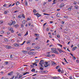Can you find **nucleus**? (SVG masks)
Wrapping results in <instances>:
<instances>
[{"label":"nucleus","instance_id":"nucleus-1","mask_svg":"<svg viewBox=\"0 0 79 79\" xmlns=\"http://www.w3.org/2000/svg\"><path fill=\"white\" fill-rule=\"evenodd\" d=\"M56 48H51V50L52 53H55V54H58V53H59L58 52L56 51Z\"/></svg>","mask_w":79,"mask_h":79},{"label":"nucleus","instance_id":"nucleus-2","mask_svg":"<svg viewBox=\"0 0 79 79\" xmlns=\"http://www.w3.org/2000/svg\"><path fill=\"white\" fill-rule=\"evenodd\" d=\"M44 60H41L40 61L39 64H40V67H43L44 68V66L42 65V64H44Z\"/></svg>","mask_w":79,"mask_h":79},{"label":"nucleus","instance_id":"nucleus-3","mask_svg":"<svg viewBox=\"0 0 79 79\" xmlns=\"http://www.w3.org/2000/svg\"><path fill=\"white\" fill-rule=\"evenodd\" d=\"M16 24V22L15 21H13L12 20L11 21V23H9L8 25L10 26L11 25H15Z\"/></svg>","mask_w":79,"mask_h":79},{"label":"nucleus","instance_id":"nucleus-4","mask_svg":"<svg viewBox=\"0 0 79 79\" xmlns=\"http://www.w3.org/2000/svg\"><path fill=\"white\" fill-rule=\"evenodd\" d=\"M22 52H23V53H25V54H27V53H28V52L25 50L22 51Z\"/></svg>","mask_w":79,"mask_h":79},{"label":"nucleus","instance_id":"nucleus-5","mask_svg":"<svg viewBox=\"0 0 79 79\" xmlns=\"http://www.w3.org/2000/svg\"><path fill=\"white\" fill-rule=\"evenodd\" d=\"M14 46H15V47H19V44H17V43H15L14 44Z\"/></svg>","mask_w":79,"mask_h":79},{"label":"nucleus","instance_id":"nucleus-6","mask_svg":"<svg viewBox=\"0 0 79 79\" xmlns=\"http://www.w3.org/2000/svg\"><path fill=\"white\" fill-rule=\"evenodd\" d=\"M57 50L60 53H62V52H63V51L62 50L60 49L59 48H57Z\"/></svg>","mask_w":79,"mask_h":79},{"label":"nucleus","instance_id":"nucleus-7","mask_svg":"<svg viewBox=\"0 0 79 79\" xmlns=\"http://www.w3.org/2000/svg\"><path fill=\"white\" fill-rule=\"evenodd\" d=\"M34 15H36L37 16L38 18H39V17H40L41 16L40 15V14H39V13H37V14H34Z\"/></svg>","mask_w":79,"mask_h":79},{"label":"nucleus","instance_id":"nucleus-8","mask_svg":"<svg viewBox=\"0 0 79 79\" xmlns=\"http://www.w3.org/2000/svg\"><path fill=\"white\" fill-rule=\"evenodd\" d=\"M34 53L33 52H28V54L30 55H33Z\"/></svg>","mask_w":79,"mask_h":79},{"label":"nucleus","instance_id":"nucleus-9","mask_svg":"<svg viewBox=\"0 0 79 79\" xmlns=\"http://www.w3.org/2000/svg\"><path fill=\"white\" fill-rule=\"evenodd\" d=\"M44 66L45 68H47L48 66H50V64H44Z\"/></svg>","mask_w":79,"mask_h":79},{"label":"nucleus","instance_id":"nucleus-10","mask_svg":"<svg viewBox=\"0 0 79 79\" xmlns=\"http://www.w3.org/2000/svg\"><path fill=\"white\" fill-rule=\"evenodd\" d=\"M10 31H11V32L12 33H13L14 32V31H13V28L11 27L10 28Z\"/></svg>","mask_w":79,"mask_h":79},{"label":"nucleus","instance_id":"nucleus-11","mask_svg":"<svg viewBox=\"0 0 79 79\" xmlns=\"http://www.w3.org/2000/svg\"><path fill=\"white\" fill-rule=\"evenodd\" d=\"M14 27L16 28H18V27H19V25L18 24H15L14 25Z\"/></svg>","mask_w":79,"mask_h":79},{"label":"nucleus","instance_id":"nucleus-12","mask_svg":"<svg viewBox=\"0 0 79 79\" xmlns=\"http://www.w3.org/2000/svg\"><path fill=\"white\" fill-rule=\"evenodd\" d=\"M13 71H11L10 73L8 74V76H11L12 75V74H13Z\"/></svg>","mask_w":79,"mask_h":79},{"label":"nucleus","instance_id":"nucleus-13","mask_svg":"<svg viewBox=\"0 0 79 79\" xmlns=\"http://www.w3.org/2000/svg\"><path fill=\"white\" fill-rule=\"evenodd\" d=\"M64 6V4L62 3L61 4V6H60V8H62Z\"/></svg>","mask_w":79,"mask_h":79},{"label":"nucleus","instance_id":"nucleus-14","mask_svg":"<svg viewBox=\"0 0 79 79\" xmlns=\"http://www.w3.org/2000/svg\"><path fill=\"white\" fill-rule=\"evenodd\" d=\"M33 66H34V65H35L36 66H37V64H36V63H35V62L34 63H33Z\"/></svg>","mask_w":79,"mask_h":79},{"label":"nucleus","instance_id":"nucleus-15","mask_svg":"<svg viewBox=\"0 0 79 79\" xmlns=\"http://www.w3.org/2000/svg\"><path fill=\"white\" fill-rule=\"evenodd\" d=\"M16 5L17 6H18V5H19V2H16Z\"/></svg>","mask_w":79,"mask_h":79},{"label":"nucleus","instance_id":"nucleus-16","mask_svg":"<svg viewBox=\"0 0 79 79\" xmlns=\"http://www.w3.org/2000/svg\"><path fill=\"white\" fill-rule=\"evenodd\" d=\"M60 66L59 65H57L56 66V69H58V68H60Z\"/></svg>","mask_w":79,"mask_h":79},{"label":"nucleus","instance_id":"nucleus-17","mask_svg":"<svg viewBox=\"0 0 79 79\" xmlns=\"http://www.w3.org/2000/svg\"><path fill=\"white\" fill-rule=\"evenodd\" d=\"M25 5L27 6V2L26 1H25Z\"/></svg>","mask_w":79,"mask_h":79},{"label":"nucleus","instance_id":"nucleus-18","mask_svg":"<svg viewBox=\"0 0 79 79\" xmlns=\"http://www.w3.org/2000/svg\"><path fill=\"white\" fill-rule=\"evenodd\" d=\"M52 65H55V64H56V63H55L54 62L52 61Z\"/></svg>","mask_w":79,"mask_h":79},{"label":"nucleus","instance_id":"nucleus-19","mask_svg":"<svg viewBox=\"0 0 79 79\" xmlns=\"http://www.w3.org/2000/svg\"><path fill=\"white\" fill-rule=\"evenodd\" d=\"M21 77H22V75L20 74L19 75L18 79H21Z\"/></svg>","mask_w":79,"mask_h":79},{"label":"nucleus","instance_id":"nucleus-20","mask_svg":"<svg viewBox=\"0 0 79 79\" xmlns=\"http://www.w3.org/2000/svg\"><path fill=\"white\" fill-rule=\"evenodd\" d=\"M56 0H54L53 1V3H52V5H53L54 4H56V2H55L56 1Z\"/></svg>","mask_w":79,"mask_h":79},{"label":"nucleus","instance_id":"nucleus-21","mask_svg":"<svg viewBox=\"0 0 79 79\" xmlns=\"http://www.w3.org/2000/svg\"><path fill=\"white\" fill-rule=\"evenodd\" d=\"M4 32H5V31H2L0 32V34H3Z\"/></svg>","mask_w":79,"mask_h":79},{"label":"nucleus","instance_id":"nucleus-22","mask_svg":"<svg viewBox=\"0 0 79 79\" xmlns=\"http://www.w3.org/2000/svg\"><path fill=\"white\" fill-rule=\"evenodd\" d=\"M6 48H8V49H10L11 48V47L10 46H7L6 47Z\"/></svg>","mask_w":79,"mask_h":79},{"label":"nucleus","instance_id":"nucleus-23","mask_svg":"<svg viewBox=\"0 0 79 79\" xmlns=\"http://www.w3.org/2000/svg\"><path fill=\"white\" fill-rule=\"evenodd\" d=\"M35 48L36 50H38V49H39L40 48V47H37Z\"/></svg>","mask_w":79,"mask_h":79},{"label":"nucleus","instance_id":"nucleus-24","mask_svg":"<svg viewBox=\"0 0 79 79\" xmlns=\"http://www.w3.org/2000/svg\"><path fill=\"white\" fill-rule=\"evenodd\" d=\"M28 34V31H27L26 34H25L24 36H26V35H27Z\"/></svg>","mask_w":79,"mask_h":79},{"label":"nucleus","instance_id":"nucleus-25","mask_svg":"<svg viewBox=\"0 0 79 79\" xmlns=\"http://www.w3.org/2000/svg\"><path fill=\"white\" fill-rule=\"evenodd\" d=\"M23 24H25V23H26V21L25 20H24L23 21Z\"/></svg>","mask_w":79,"mask_h":79},{"label":"nucleus","instance_id":"nucleus-26","mask_svg":"<svg viewBox=\"0 0 79 79\" xmlns=\"http://www.w3.org/2000/svg\"><path fill=\"white\" fill-rule=\"evenodd\" d=\"M76 48H77V47H75V48H73L72 49V50L74 51V50H76Z\"/></svg>","mask_w":79,"mask_h":79},{"label":"nucleus","instance_id":"nucleus-27","mask_svg":"<svg viewBox=\"0 0 79 79\" xmlns=\"http://www.w3.org/2000/svg\"><path fill=\"white\" fill-rule=\"evenodd\" d=\"M64 60H65V62H66V63H68V61H67L66 60V59H65V58H64Z\"/></svg>","mask_w":79,"mask_h":79},{"label":"nucleus","instance_id":"nucleus-28","mask_svg":"<svg viewBox=\"0 0 79 79\" xmlns=\"http://www.w3.org/2000/svg\"><path fill=\"white\" fill-rule=\"evenodd\" d=\"M31 71H32V72H34V71H35V69H33L31 70Z\"/></svg>","mask_w":79,"mask_h":79},{"label":"nucleus","instance_id":"nucleus-29","mask_svg":"<svg viewBox=\"0 0 79 79\" xmlns=\"http://www.w3.org/2000/svg\"><path fill=\"white\" fill-rule=\"evenodd\" d=\"M30 43H31V42H30V41H28L27 42V44H30Z\"/></svg>","mask_w":79,"mask_h":79},{"label":"nucleus","instance_id":"nucleus-30","mask_svg":"<svg viewBox=\"0 0 79 79\" xmlns=\"http://www.w3.org/2000/svg\"><path fill=\"white\" fill-rule=\"evenodd\" d=\"M25 42H26V41H24L23 43L22 44H20L21 45H23V44H24V43H25Z\"/></svg>","mask_w":79,"mask_h":79},{"label":"nucleus","instance_id":"nucleus-31","mask_svg":"<svg viewBox=\"0 0 79 79\" xmlns=\"http://www.w3.org/2000/svg\"><path fill=\"white\" fill-rule=\"evenodd\" d=\"M33 11L34 13H36V10H33Z\"/></svg>","mask_w":79,"mask_h":79},{"label":"nucleus","instance_id":"nucleus-32","mask_svg":"<svg viewBox=\"0 0 79 79\" xmlns=\"http://www.w3.org/2000/svg\"><path fill=\"white\" fill-rule=\"evenodd\" d=\"M68 10L69 11H71V7H69L68 8Z\"/></svg>","mask_w":79,"mask_h":79},{"label":"nucleus","instance_id":"nucleus-33","mask_svg":"<svg viewBox=\"0 0 79 79\" xmlns=\"http://www.w3.org/2000/svg\"><path fill=\"white\" fill-rule=\"evenodd\" d=\"M43 14L44 15H50V14H47L45 13H44Z\"/></svg>","mask_w":79,"mask_h":79},{"label":"nucleus","instance_id":"nucleus-34","mask_svg":"<svg viewBox=\"0 0 79 79\" xmlns=\"http://www.w3.org/2000/svg\"><path fill=\"white\" fill-rule=\"evenodd\" d=\"M58 71L60 73V72H61V69H59L58 70Z\"/></svg>","mask_w":79,"mask_h":79},{"label":"nucleus","instance_id":"nucleus-35","mask_svg":"<svg viewBox=\"0 0 79 79\" xmlns=\"http://www.w3.org/2000/svg\"><path fill=\"white\" fill-rule=\"evenodd\" d=\"M48 57H50L51 56V55L50 54H48V55H47Z\"/></svg>","mask_w":79,"mask_h":79},{"label":"nucleus","instance_id":"nucleus-36","mask_svg":"<svg viewBox=\"0 0 79 79\" xmlns=\"http://www.w3.org/2000/svg\"><path fill=\"white\" fill-rule=\"evenodd\" d=\"M27 50H31V48L30 47H27Z\"/></svg>","mask_w":79,"mask_h":79},{"label":"nucleus","instance_id":"nucleus-37","mask_svg":"<svg viewBox=\"0 0 79 79\" xmlns=\"http://www.w3.org/2000/svg\"><path fill=\"white\" fill-rule=\"evenodd\" d=\"M19 18H21V17H22V15H20L19 16H18Z\"/></svg>","mask_w":79,"mask_h":79},{"label":"nucleus","instance_id":"nucleus-38","mask_svg":"<svg viewBox=\"0 0 79 79\" xmlns=\"http://www.w3.org/2000/svg\"><path fill=\"white\" fill-rule=\"evenodd\" d=\"M40 70H44V69L43 68H42V67H40Z\"/></svg>","mask_w":79,"mask_h":79},{"label":"nucleus","instance_id":"nucleus-39","mask_svg":"<svg viewBox=\"0 0 79 79\" xmlns=\"http://www.w3.org/2000/svg\"><path fill=\"white\" fill-rule=\"evenodd\" d=\"M35 60V63H38V62H39V60Z\"/></svg>","mask_w":79,"mask_h":79},{"label":"nucleus","instance_id":"nucleus-40","mask_svg":"<svg viewBox=\"0 0 79 79\" xmlns=\"http://www.w3.org/2000/svg\"><path fill=\"white\" fill-rule=\"evenodd\" d=\"M67 69H69V70H70V71H72V69H70V68L68 67L67 68Z\"/></svg>","mask_w":79,"mask_h":79},{"label":"nucleus","instance_id":"nucleus-41","mask_svg":"<svg viewBox=\"0 0 79 79\" xmlns=\"http://www.w3.org/2000/svg\"><path fill=\"white\" fill-rule=\"evenodd\" d=\"M73 59L74 60H76V57H75V56H73Z\"/></svg>","mask_w":79,"mask_h":79},{"label":"nucleus","instance_id":"nucleus-42","mask_svg":"<svg viewBox=\"0 0 79 79\" xmlns=\"http://www.w3.org/2000/svg\"><path fill=\"white\" fill-rule=\"evenodd\" d=\"M64 18L66 19H68V16H64Z\"/></svg>","mask_w":79,"mask_h":79},{"label":"nucleus","instance_id":"nucleus-43","mask_svg":"<svg viewBox=\"0 0 79 79\" xmlns=\"http://www.w3.org/2000/svg\"><path fill=\"white\" fill-rule=\"evenodd\" d=\"M21 27H22V28H23V27H24V25H23V24H22L21 25Z\"/></svg>","mask_w":79,"mask_h":79},{"label":"nucleus","instance_id":"nucleus-44","mask_svg":"<svg viewBox=\"0 0 79 79\" xmlns=\"http://www.w3.org/2000/svg\"><path fill=\"white\" fill-rule=\"evenodd\" d=\"M56 16H57V17H59V16H60V15H59L58 14H57L56 15Z\"/></svg>","mask_w":79,"mask_h":79},{"label":"nucleus","instance_id":"nucleus-45","mask_svg":"<svg viewBox=\"0 0 79 79\" xmlns=\"http://www.w3.org/2000/svg\"><path fill=\"white\" fill-rule=\"evenodd\" d=\"M59 45L60 47H63V45H61V44H59Z\"/></svg>","mask_w":79,"mask_h":79},{"label":"nucleus","instance_id":"nucleus-46","mask_svg":"<svg viewBox=\"0 0 79 79\" xmlns=\"http://www.w3.org/2000/svg\"><path fill=\"white\" fill-rule=\"evenodd\" d=\"M18 11H19V10H16L14 12V13H17L18 12Z\"/></svg>","mask_w":79,"mask_h":79},{"label":"nucleus","instance_id":"nucleus-47","mask_svg":"<svg viewBox=\"0 0 79 79\" xmlns=\"http://www.w3.org/2000/svg\"><path fill=\"white\" fill-rule=\"evenodd\" d=\"M57 37H58V38H60V35H57Z\"/></svg>","mask_w":79,"mask_h":79},{"label":"nucleus","instance_id":"nucleus-48","mask_svg":"<svg viewBox=\"0 0 79 79\" xmlns=\"http://www.w3.org/2000/svg\"><path fill=\"white\" fill-rule=\"evenodd\" d=\"M4 14H7V12L6 11H4Z\"/></svg>","mask_w":79,"mask_h":79},{"label":"nucleus","instance_id":"nucleus-49","mask_svg":"<svg viewBox=\"0 0 79 79\" xmlns=\"http://www.w3.org/2000/svg\"><path fill=\"white\" fill-rule=\"evenodd\" d=\"M18 75L15 76V79H16V78H18Z\"/></svg>","mask_w":79,"mask_h":79},{"label":"nucleus","instance_id":"nucleus-50","mask_svg":"<svg viewBox=\"0 0 79 79\" xmlns=\"http://www.w3.org/2000/svg\"><path fill=\"white\" fill-rule=\"evenodd\" d=\"M46 31H49V28H47Z\"/></svg>","mask_w":79,"mask_h":79},{"label":"nucleus","instance_id":"nucleus-51","mask_svg":"<svg viewBox=\"0 0 79 79\" xmlns=\"http://www.w3.org/2000/svg\"><path fill=\"white\" fill-rule=\"evenodd\" d=\"M10 58H13V56H12V55H10Z\"/></svg>","mask_w":79,"mask_h":79},{"label":"nucleus","instance_id":"nucleus-52","mask_svg":"<svg viewBox=\"0 0 79 79\" xmlns=\"http://www.w3.org/2000/svg\"><path fill=\"white\" fill-rule=\"evenodd\" d=\"M18 36H21V34L20 33L19 34H18Z\"/></svg>","mask_w":79,"mask_h":79},{"label":"nucleus","instance_id":"nucleus-53","mask_svg":"<svg viewBox=\"0 0 79 79\" xmlns=\"http://www.w3.org/2000/svg\"><path fill=\"white\" fill-rule=\"evenodd\" d=\"M3 21H0V24H2L3 23Z\"/></svg>","mask_w":79,"mask_h":79},{"label":"nucleus","instance_id":"nucleus-54","mask_svg":"<svg viewBox=\"0 0 79 79\" xmlns=\"http://www.w3.org/2000/svg\"><path fill=\"white\" fill-rule=\"evenodd\" d=\"M30 66L32 68H34V65H30Z\"/></svg>","mask_w":79,"mask_h":79},{"label":"nucleus","instance_id":"nucleus-55","mask_svg":"<svg viewBox=\"0 0 79 79\" xmlns=\"http://www.w3.org/2000/svg\"><path fill=\"white\" fill-rule=\"evenodd\" d=\"M11 6V4L9 6L8 8H10V6Z\"/></svg>","mask_w":79,"mask_h":79},{"label":"nucleus","instance_id":"nucleus-56","mask_svg":"<svg viewBox=\"0 0 79 79\" xmlns=\"http://www.w3.org/2000/svg\"><path fill=\"white\" fill-rule=\"evenodd\" d=\"M15 77V76H14L13 77H12L11 79H14V78Z\"/></svg>","mask_w":79,"mask_h":79},{"label":"nucleus","instance_id":"nucleus-57","mask_svg":"<svg viewBox=\"0 0 79 79\" xmlns=\"http://www.w3.org/2000/svg\"><path fill=\"white\" fill-rule=\"evenodd\" d=\"M15 5V3H14L12 5V6H14V5Z\"/></svg>","mask_w":79,"mask_h":79},{"label":"nucleus","instance_id":"nucleus-58","mask_svg":"<svg viewBox=\"0 0 79 79\" xmlns=\"http://www.w3.org/2000/svg\"><path fill=\"white\" fill-rule=\"evenodd\" d=\"M69 79H73V78H72V76H70L69 77Z\"/></svg>","mask_w":79,"mask_h":79},{"label":"nucleus","instance_id":"nucleus-59","mask_svg":"<svg viewBox=\"0 0 79 79\" xmlns=\"http://www.w3.org/2000/svg\"><path fill=\"white\" fill-rule=\"evenodd\" d=\"M9 34H10V32H7V35H8Z\"/></svg>","mask_w":79,"mask_h":79},{"label":"nucleus","instance_id":"nucleus-60","mask_svg":"<svg viewBox=\"0 0 79 79\" xmlns=\"http://www.w3.org/2000/svg\"><path fill=\"white\" fill-rule=\"evenodd\" d=\"M35 36H37V35H37V34H36V33L35 34Z\"/></svg>","mask_w":79,"mask_h":79},{"label":"nucleus","instance_id":"nucleus-61","mask_svg":"<svg viewBox=\"0 0 79 79\" xmlns=\"http://www.w3.org/2000/svg\"><path fill=\"white\" fill-rule=\"evenodd\" d=\"M50 23L52 24V23H53V21H50Z\"/></svg>","mask_w":79,"mask_h":79},{"label":"nucleus","instance_id":"nucleus-62","mask_svg":"<svg viewBox=\"0 0 79 79\" xmlns=\"http://www.w3.org/2000/svg\"><path fill=\"white\" fill-rule=\"evenodd\" d=\"M49 42V40H48L46 42V43H48Z\"/></svg>","mask_w":79,"mask_h":79},{"label":"nucleus","instance_id":"nucleus-63","mask_svg":"<svg viewBox=\"0 0 79 79\" xmlns=\"http://www.w3.org/2000/svg\"><path fill=\"white\" fill-rule=\"evenodd\" d=\"M56 78H57V77H53V79H56Z\"/></svg>","mask_w":79,"mask_h":79},{"label":"nucleus","instance_id":"nucleus-64","mask_svg":"<svg viewBox=\"0 0 79 79\" xmlns=\"http://www.w3.org/2000/svg\"><path fill=\"white\" fill-rule=\"evenodd\" d=\"M75 8H76V9H77V6H75Z\"/></svg>","mask_w":79,"mask_h":79}]
</instances>
